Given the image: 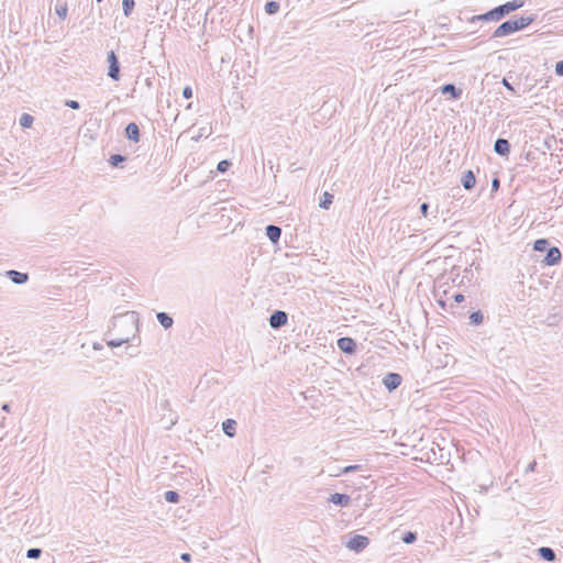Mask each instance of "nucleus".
Masks as SVG:
<instances>
[{
  "label": "nucleus",
  "instance_id": "nucleus-1",
  "mask_svg": "<svg viewBox=\"0 0 563 563\" xmlns=\"http://www.w3.org/2000/svg\"><path fill=\"white\" fill-rule=\"evenodd\" d=\"M137 321V316L134 311L113 317L112 328L108 332L113 339L107 341V345L119 347L124 343H129L131 338L134 339L139 331Z\"/></svg>",
  "mask_w": 563,
  "mask_h": 563
},
{
  "label": "nucleus",
  "instance_id": "nucleus-2",
  "mask_svg": "<svg viewBox=\"0 0 563 563\" xmlns=\"http://www.w3.org/2000/svg\"><path fill=\"white\" fill-rule=\"evenodd\" d=\"M536 20V15L520 16L516 20L503 22L493 33V37H504L517 31L523 30Z\"/></svg>",
  "mask_w": 563,
  "mask_h": 563
},
{
  "label": "nucleus",
  "instance_id": "nucleus-3",
  "mask_svg": "<svg viewBox=\"0 0 563 563\" xmlns=\"http://www.w3.org/2000/svg\"><path fill=\"white\" fill-rule=\"evenodd\" d=\"M525 4V0H512L500 4L479 16L484 21H499L510 12H514Z\"/></svg>",
  "mask_w": 563,
  "mask_h": 563
},
{
  "label": "nucleus",
  "instance_id": "nucleus-4",
  "mask_svg": "<svg viewBox=\"0 0 563 563\" xmlns=\"http://www.w3.org/2000/svg\"><path fill=\"white\" fill-rule=\"evenodd\" d=\"M369 539L362 534H354L345 543V547L355 553H360L367 548Z\"/></svg>",
  "mask_w": 563,
  "mask_h": 563
},
{
  "label": "nucleus",
  "instance_id": "nucleus-5",
  "mask_svg": "<svg viewBox=\"0 0 563 563\" xmlns=\"http://www.w3.org/2000/svg\"><path fill=\"white\" fill-rule=\"evenodd\" d=\"M107 62L109 64L108 76L112 80H115V81L119 80L120 79V64H119L118 57L113 51L108 53Z\"/></svg>",
  "mask_w": 563,
  "mask_h": 563
},
{
  "label": "nucleus",
  "instance_id": "nucleus-6",
  "mask_svg": "<svg viewBox=\"0 0 563 563\" xmlns=\"http://www.w3.org/2000/svg\"><path fill=\"white\" fill-rule=\"evenodd\" d=\"M288 321V316L285 311L276 310L269 317V325L273 329H279L284 327Z\"/></svg>",
  "mask_w": 563,
  "mask_h": 563
},
{
  "label": "nucleus",
  "instance_id": "nucleus-7",
  "mask_svg": "<svg viewBox=\"0 0 563 563\" xmlns=\"http://www.w3.org/2000/svg\"><path fill=\"white\" fill-rule=\"evenodd\" d=\"M402 382V378L399 374L397 373H388L384 378H383V384L385 385V387L389 390V391H393L395 390L396 388L399 387V385L401 384Z\"/></svg>",
  "mask_w": 563,
  "mask_h": 563
},
{
  "label": "nucleus",
  "instance_id": "nucleus-8",
  "mask_svg": "<svg viewBox=\"0 0 563 563\" xmlns=\"http://www.w3.org/2000/svg\"><path fill=\"white\" fill-rule=\"evenodd\" d=\"M338 347L346 354H353L356 351V342L352 338L343 336L338 340Z\"/></svg>",
  "mask_w": 563,
  "mask_h": 563
},
{
  "label": "nucleus",
  "instance_id": "nucleus-9",
  "mask_svg": "<svg viewBox=\"0 0 563 563\" xmlns=\"http://www.w3.org/2000/svg\"><path fill=\"white\" fill-rule=\"evenodd\" d=\"M561 251L558 249V247H550L547 252V255L543 260V262L547 264V265H556L560 263L561 261Z\"/></svg>",
  "mask_w": 563,
  "mask_h": 563
},
{
  "label": "nucleus",
  "instance_id": "nucleus-10",
  "mask_svg": "<svg viewBox=\"0 0 563 563\" xmlns=\"http://www.w3.org/2000/svg\"><path fill=\"white\" fill-rule=\"evenodd\" d=\"M329 501L341 507H349L351 497L346 494L334 493L329 497Z\"/></svg>",
  "mask_w": 563,
  "mask_h": 563
},
{
  "label": "nucleus",
  "instance_id": "nucleus-11",
  "mask_svg": "<svg viewBox=\"0 0 563 563\" xmlns=\"http://www.w3.org/2000/svg\"><path fill=\"white\" fill-rule=\"evenodd\" d=\"M5 274L8 278L16 285L25 284L29 279V275L26 273H21L14 269H10Z\"/></svg>",
  "mask_w": 563,
  "mask_h": 563
},
{
  "label": "nucleus",
  "instance_id": "nucleus-12",
  "mask_svg": "<svg viewBox=\"0 0 563 563\" xmlns=\"http://www.w3.org/2000/svg\"><path fill=\"white\" fill-rule=\"evenodd\" d=\"M494 151L500 156H506L510 152V144L505 139H497L494 144Z\"/></svg>",
  "mask_w": 563,
  "mask_h": 563
},
{
  "label": "nucleus",
  "instance_id": "nucleus-13",
  "mask_svg": "<svg viewBox=\"0 0 563 563\" xmlns=\"http://www.w3.org/2000/svg\"><path fill=\"white\" fill-rule=\"evenodd\" d=\"M125 136L135 143L140 141V129L136 123L131 122L125 126Z\"/></svg>",
  "mask_w": 563,
  "mask_h": 563
},
{
  "label": "nucleus",
  "instance_id": "nucleus-14",
  "mask_svg": "<svg viewBox=\"0 0 563 563\" xmlns=\"http://www.w3.org/2000/svg\"><path fill=\"white\" fill-rule=\"evenodd\" d=\"M266 235L273 242L277 243L282 235V229L277 225L269 224L266 227Z\"/></svg>",
  "mask_w": 563,
  "mask_h": 563
},
{
  "label": "nucleus",
  "instance_id": "nucleus-15",
  "mask_svg": "<svg viewBox=\"0 0 563 563\" xmlns=\"http://www.w3.org/2000/svg\"><path fill=\"white\" fill-rule=\"evenodd\" d=\"M222 430L229 437L233 438L236 434V421L227 419L222 422Z\"/></svg>",
  "mask_w": 563,
  "mask_h": 563
},
{
  "label": "nucleus",
  "instance_id": "nucleus-16",
  "mask_svg": "<svg viewBox=\"0 0 563 563\" xmlns=\"http://www.w3.org/2000/svg\"><path fill=\"white\" fill-rule=\"evenodd\" d=\"M476 184L475 175L472 170H467L462 178V185L466 190L474 188Z\"/></svg>",
  "mask_w": 563,
  "mask_h": 563
},
{
  "label": "nucleus",
  "instance_id": "nucleus-17",
  "mask_svg": "<svg viewBox=\"0 0 563 563\" xmlns=\"http://www.w3.org/2000/svg\"><path fill=\"white\" fill-rule=\"evenodd\" d=\"M538 554L540 555V558H542L543 560H545L548 562H552L556 558L554 550L549 547L539 548Z\"/></svg>",
  "mask_w": 563,
  "mask_h": 563
},
{
  "label": "nucleus",
  "instance_id": "nucleus-18",
  "mask_svg": "<svg viewBox=\"0 0 563 563\" xmlns=\"http://www.w3.org/2000/svg\"><path fill=\"white\" fill-rule=\"evenodd\" d=\"M442 93H450L452 98L459 99L462 96V90L456 88L453 84H446L441 88Z\"/></svg>",
  "mask_w": 563,
  "mask_h": 563
},
{
  "label": "nucleus",
  "instance_id": "nucleus-19",
  "mask_svg": "<svg viewBox=\"0 0 563 563\" xmlns=\"http://www.w3.org/2000/svg\"><path fill=\"white\" fill-rule=\"evenodd\" d=\"M156 318H157V321L161 323V325L164 328V329H169L172 328L173 323H174V320L173 318L166 313V312H158L156 314Z\"/></svg>",
  "mask_w": 563,
  "mask_h": 563
},
{
  "label": "nucleus",
  "instance_id": "nucleus-20",
  "mask_svg": "<svg viewBox=\"0 0 563 563\" xmlns=\"http://www.w3.org/2000/svg\"><path fill=\"white\" fill-rule=\"evenodd\" d=\"M332 202H333V195L329 194L328 191H324L320 199L319 206L322 209L328 210L330 208V206L332 205Z\"/></svg>",
  "mask_w": 563,
  "mask_h": 563
},
{
  "label": "nucleus",
  "instance_id": "nucleus-21",
  "mask_svg": "<svg viewBox=\"0 0 563 563\" xmlns=\"http://www.w3.org/2000/svg\"><path fill=\"white\" fill-rule=\"evenodd\" d=\"M34 121V118L29 113H23L20 117L19 123L22 128L27 129L31 128L32 123Z\"/></svg>",
  "mask_w": 563,
  "mask_h": 563
},
{
  "label": "nucleus",
  "instance_id": "nucleus-22",
  "mask_svg": "<svg viewBox=\"0 0 563 563\" xmlns=\"http://www.w3.org/2000/svg\"><path fill=\"white\" fill-rule=\"evenodd\" d=\"M134 5H135L134 0H123L122 1V9H123V13L125 16H129L132 13Z\"/></svg>",
  "mask_w": 563,
  "mask_h": 563
},
{
  "label": "nucleus",
  "instance_id": "nucleus-23",
  "mask_svg": "<svg viewBox=\"0 0 563 563\" xmlns=\"http://www.w3.org/2000/svg\"><path fill=\"white\" fill-rule=\"evenodd\" d=\"M126 161V157L121 155V154H113L110 156L109 158V163L113 166V167H119L121 165V163L125 162Z\"/></svg>",
  "mask_w": 563,
  "mask_h": 563
},
{
  "label": "nucleus",
  "instance_id": "nucleus-24",
  "mask_svg": "<svg viewBox=\"0 0 563 563\" xmlns=\"http://www.w3.org/2000/svg\"><path fill=\"white\" fill-rule=\"evenodd\" d=\"M279 11V3L276 1H268L265 4V12L267 14H276Z\"/></svg>",
  "mask_w": 563,
  "mask_h": 563
},
{
  "label": "nucleus",
  "instance_id": "nucleus-25",
  "mask_svg": "<svg viewBox=\"0 0 563 563\" xmlns=\"http://www.w3.org/2000/svg\"><path fill=\"white\" fill-rule=\"evenodd\" d=\"M212 133L211 125H206L199 129L198 134L196 136H192L195 141H198L200 137L206 136L208 137Z\"/></svg>",
  "mask_w": 563,
  "mask_h": 563
},
{
  "label": "nucleus",
  "instance_id": "nucleus-26",
  "mask_svg": "<svg viewBox=\"0 0 563 563\" xmlns=\"http://www.w3.org/2000/svg\"><path fill=\"white\" fill-rule=\"evenodd\" d=\"M483 319H484L483 313L479 310L474 311L470 316V323L474 324V325H478L483 322Z\"/></svg>",
  "mask_w": 563,
  "mask_h": 563
},
{
  "label": "nucleus",
  "instance_id": "nucleus-27",
  "mask_svg": "<svg viewBox=\"0 0 563 563\" xmlns=\"http://www.w3.org/2000/svg\"><path fill=\"white\" fill-rule=\"evenodd\" d=\"M164 498H165L166 501L175 504V503H178L179 495L175 490H167L164 494Z\"/></svg>",
  "mask_w": 563,
  "mask_h": 563
},
{
  "label": "nucleus",
  "instance_id": "nucleus-28",
  "mask_svg": "<svg viewBox=\"0 0 563 563\" xmlns=\"http://www.w3.org/2000/svg\"><path fill=\"white\" fill-rule=\"evenodd\" d=\"M549 241L547 239H539L534 242L533 249L539 252H543L548 249Z\"/></svg>",
  "mask_w": 563,
  "mask_h": 563
},
{
  "label": "nucleus",
  "instance_id": "nucleus-29",
  "mask_svg": "<svg viewBox=\"0 0 563 563\" xmlns=\"http://www.w3.org/2000/svg\"><path fill=\"white\" fill-rule=\"evenodd\" d=\"M42 554V550L38 548H31L26 551V558L38 559Z\"/></svg>",
  "mask_w": 563,
  "mask_h": 563
},
{
  "label": "nucleus",
  "instance_id": "nucleus-30",
  "mask_svg": "<svg viewBox=\"0 0 563 563\" xmlns=\"http://www.w3.org/2000/svg\"><path fill=\"white\" fill-rule=\"evenodd\" d=\"M55 11H56V14L62 19L64 20L66 16H67V5L66 4H60V5H56L55 8Z\"/></svg>",
  "mask_w": 563,
  "mask_h": 563
},
{
  "label": "nucleus",
  "instance_id": "nucleus-31",
  "mask_svg": "<svg viewBox=\"0 0 563 563\" xmlns=\"http://www.w3.org/2000/svg\"><path fill=\"white\" fill-rule=\"evenodd\" d=\"M417 540V534L415 532L408 531L404 534L402 541L406 544H411Z\"/></svg>",
  "mask_w": 563,
  "mask_h": 563
},
{
  "label": "nucleus",
  "instance_id": "nucleus-32",
  "mask_svg": "<svg viewBox=\"0 0 563 563\" xmlns=\"http://www.w3.org/2000/svg\"><path fill=\"white\" fill-rule=\"evenodd\" d=\"M231 166V163L227 159H223V161H220L218 163V166H217V169L220 172V173H224L228 170V168Z\"/></svg>",
  "mask_w": 563,
  "mask_h": 563
},
{
  "label": "nucleus",
  "instance_id": "nucleus-33",
  "mask_svg": "<svg viewBox=\"0 0 563 563\" xmlns=\"http://www.w3.org/2000/svg\"><path fill=\"white\" fill-rule=\"evenodd\" d=\"M361 468H362V466H361V465H358V464L347 465V466H345V467L341 471V473H342V474H347V473H351V472L360 471Z\"/></svg>",
  "mask_w": 563,
  "mask_h": 563
},
{
  "label": "nucleus",
  "instance_id": "nucleus-34",
  "mask_svg": "<svg viewBox=\"0 0 563 563\" xmlns=\"http://www.w3.org/2000/svg\"><path fill=\"white\" fill-rule=\"evenodd\" d=\"M65 104L74 110H78L80 108L79 102L76 100H67Z\"/></svg>",
  "mask_w": 563,
  "mask_h": 563
},
{
  "label": "nucleus",
  "instance_id": "nucleus-35",
  "mask_svg": "<svg viewBox=\"0 0 563 563\" xmlns=\"http://www.w3.org/2000/svg\"><path fill=\"white\" fill-rule=\"evenodd\" d=\"M183 97L186 98V99H189V98L192 97V89L189 86H186L183 89Z\"/></svg>",
  "mask_w": 563,
  "mask_h": 563
},
{
  "label": "nucleus",
  "instance_id": "nucleus-36",
  "mask_svg": "<svg viewBox=\"0 0 563 563\" xmlns=\"http://www.w3.org/2000/svg\"><path fill=\"white\" fill-rule=\"evenodd\" d=\"M555 74L563 76V60H560L555 64Z\"/></svg>",
  "mask_w": 563,
  "mask_h": 563
},
{
  "label": "nucleus",
  "instance_id": "nucleus-37",
  "mask_svg": "<svg viewBox=\"0 0 563 563\" xmlns=\"http://www.w3.org/2000/svg\"><path fill=\"white\" fill-rule=\"evenodd\" d=\"M537 467V462L533 460L530 462L526 468V473L534 472Z\"/></svg>",
  "mask_w": 563,
  "mask_h": 563
},
{
  "label": "nucleus",
  "instance_id": "nucleus-38",
  "mask_svg": "<svg viewBox=\"0 0 563 563\" xmlns=\"http://www.w3.org/2000/svg\"><path fill=\"white\" fill-rule=\"evenodd\" d=\"M428 210H429V205H428L427 202L421 203V206H420V211H421V213H422L424 217H427V214H428Z\"/></svg>",
  "mask_w": 563,
  "mask_h": 563
},
{
  "label": "nucleus",
  "instance_id": "nucleus-39",
  "mask_svg": "<svg viewBox=\"0 0 563 563\" xmlns=\"http://www.w3.org/2000/svg\"><path fill=\"white\" fill-rule=\"evenodd\" d=\"M125 329L124 328H118L115 332H112L113 335H125Z\"/></svg>",
  "mask_w": 563,
  "mask_h": 563
},
{
  "label": "nucleus",
  "instance_id": "nucleus-40",
  "mask_svg": "<svg viewBox=\"0 0 563 563\" xmlns=\"http://www.w3.org/2000/svg\"><path fill=\"white\" fill-rule=\"evenodd\" d=\"M492 187H493V190H498V188H499V179L498 178L493 179Z\"/></svg>",
  "mask_w": 563,
  "mask_h": 563
},
{
  "label": "nucleus",
  "instance_id": "nucleus-41",
  "mask_svg": "<svg viewBox=\"0 0 563 563\" xmlns=\"http://www.w3.org/2000/svg\"><path fill=\"white\" fill-rule=\"evenodd\" d=\"M454 300L456 302H462L464 300V296L462 294L454 295Z\"/></svg>",
  "mask_w": 563,
  "mask_h": 563
},
{
  "label": "nucleus",
  "instance_id": "nucleus-42",
  "mask_svg": "<svg viewBox=\"0 0 563 563\" xmlns=\"http://www.w3.org/2000/svg\"><path fill=\"white\" fill-rule=\"evenodd\" d=\"M181 560H184V561L188 562V561L190 560V554H189V553H184V554L181 555Z\"/></svg>",
  "mask_w": 563,
  "mask_h": 563
},
{
  "label": "nucleus",
  "instance_id": "nucleus-43",
  "mask_svg": "<svg viewBox=\"0 0 563 563\" xmlns=\"http://www.w3.org/2000/svg\"><path fill=\"white\" fill-rule=\"evenodd\" d=\"M2 410L9 412L10 411V405L9 404H3L2 405Z\"/></svg>",
  "mask_w": 563,
  "mask_h": 563
},
{
  "label": "nucleus",
  "instance_id": "nucleus-44",
  "mask_svg": "<svg viewBox=\"0 0 563 563\" xmlns=\"http://www.w3.org/2000/svg\"><path fill=\"white\" fill-rule=\"evenodd\" d=\"M93 350H101L102 345L100 343H93Z\"/></svg>",
  "mask_w": 563,
  "mask_h": 563
},
{
  "label": "nucleus",
  "instance_id": "nucleus-45",
  "mask_svg": "<svg viewBox=\"0 0 563 563\" xmlns=\"http://www.w3.org/2000/svg\"><path fill=\"white\" fill-rule=\"evenodd\" d=\"M503 82L508 89L512 90L511 85L506 79H504Z\"/></svg>",
  "mask_w": 563,
  "mask_h": 563
},
{
  "label": "nucleus",
  "instance_id": "nucleus-46",
  "mask_svg": "<svg viewBox=\"0 0 563 563\" xmlns=\"http://www.w3.org/2000/svg\"><path fill=\"white\" fill-rule=\"evenodd\" d=\"M98 2H101L102 0H97Z\"/></svg>",
  "mask_w": 563,
  "mask_h": 563
}]
</instances>
